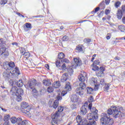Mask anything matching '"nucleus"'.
<instances>
[{"instance_id":"nucleus-1","label":"nucleus","mask_w":125,"mask_h":125,"mask_svg":"<svg viewBox=\"0 0 125 125\" xmlns=\"http://www.w3.org/2000/svg\"><path fill=\"white\" fill-rule=\"evenodd\" d=\"M112 108H109L107 110V114L103 113L101 114L100 119L101 125H113L114 119L110 117V115H113L114 119L119 118L122 115V111L124 110L123 107L112 106Z\"/></svg>"},{"instance_id":"nucleus-2","label":"nucleus","mask_w":125,"mask_h":125,"mask_svg":"<svg viewBox=\"0 0 125 125\" xmlns=\"http://www.w3.org/2000/svg\"><path fill=\"white\" fill-rule=\"evenodd\" d=\"M92 107V104L90 103L88 105V109L91 111V113L87 114V118L90 121V124L87 125H95L96 122L95 121L98 119V110L95 107Z\"/></svg>"},{"instance_id":"nucleus-3","label":"nucleus","mask_w":125,"mask_h":125,"mask_svg":"<svg viewBox=\"0 0 125 125\" xmlns=\"http://www.w3.org/2000/svg\"><path fill=\"white\" fill-rule=\"evenodd\" d=\"M4 69L8 70L10 71L11 75L12 76H16V75H20V72L18 67H15V63L14 62H10L7 64L5 63L3 65Z\"/></svg>"},{"instance_id":"nucleus-4","label":"nucleus","mask_w":125,"mask_h":125,"mask_svg":"<svg viewBox=\"0 0 125 125\" xmlns=\"http://www.w3.org/2000/svg\"><path fill=\"white\" fill-rule=\"evenodd\" d=\"M64 108L62 106H60L58 107V111L51 115L52 120L51 121V125H58L60 124V120L58 119L59 117V112H63Z\"/></svg>"},{"instance_id":"nucleus-5","label":"nucleus","mask_w":125,"mask_h":125,"mask_svg":"<svg viewBox=\"0 0 125 125\" xmlns=\"http://www.w3.org/2000/svg\"><path fill=\"white\" fill-rule=\"evenodd\" d=\"M12 85L15 86H13L11 88L10 93V94H12V95H14V94H16V93L17 92V90L18 89L16 86H18V87H22V86H23V82L22 80L14 81L13 82Z\"/></svg>"},{"instance_id":"nucleus-6","label":"nucleus","mask_w":125,"mask_h":125,"mask_svg":"<svg viewBox=\"0 0 125 125\" xmlns=\"http://www.w3.org/2000/svg\"><path fill=\"white\" fill-rule=\"evenodd\" d=\"M21 108L22 109H26L22 110V113L24 114H26L29 117H31V113H30V111H31V108L29 106V104L26 102H22L21 104Z\"/></svg>"},{"instance_id":"nucleus-7","label":"nucleus","mask_w":125,"mask_h":125,"mask_svg":"<svg viewBox=\"0 0 125 125\" xmlns=\"http://www.w3.org/2000/svg\"><path fill=\"white\" fill-rule=\"evenodd\" d=\"M80 87L77 88L75 90V92L79 95H83V93H84V89L86 87V84L83 83L81 82L79 83Z\"/></svg>"},{"instance_id":"nucleus-8","label":"nucleus","mask_w":125,"mask_h":125,"mask_svg":"<svg viewBox=\"0 0 125 125\" xmlns=\"http://www.w3.org/2000/svg\"><path fill=\"white\" fill-rule=\"evenodd\" d=\"M23 93L24 90H23L22 88H19L17 89V92L15 94L17 101H20V100H22V95H23Z\"/></svg>"},{"instance_id":"nucleus-9","label":"nucleus","mask_w":125,"mask_h":125,"mask_svg":"<svg viewBox=\"0 0 125 125\" xmlns=\"http://www.w3.org/2000/svg\"><path fill=\"white\" fill-rule=\"evenodd\" d=\"M65 91H62V96H64L67 94V91H71L72 90V87L71 86V83L69 82H66L65 86Z\"/></svg>"},{"instance_id":"nucleus-10","label":"nucleus","mask_w":125,"mask_h":125,"mask_svg":"<svg viewBox=\"0 0 125 125\" xmlns=\"http://www.w3.org/2000/svg\"><path fill=\"white\" fill-rule=\"evenodd\" d=\"M36 85H37V80L36 79L30 80L27 83V86L31 89L35 88Z\"/></svg>"},{"instance_id":"nucleus-11","label":"nucleus","mask_w":125,"mask_h":125,"mask_svg":"<svg viewBox=\"0 0 125 125\" xmlns=\"http://www.w3.org/2000/svg\"><path fill=\"white\" fill-rule=\"evenodd\" d=\"M57 100H55L53 104L52 105L53 108L54 109H56L58 105H59V100H61L62 99V97L60 96V94H59L57 97Z\"/></svg>"},{"instance_id":"nucleus-12","label":"nucleus","mask_w":125,"mask_h":125,"mask_svg":"<svg viewBox=\"0 0 125 125\" xmlns=\"http://www.w3.org/2000/svg\"><path fill=\"white\" fill-rule=\"evenodd\" d=\"M2 55L4 57H7L9 55L8 51H6V48L4 47L0 48V56Z\"/></svg>"},{"instance_id":"nucleus-13","label":"nucleus","mask_w":125,"mask_h":125,"mask_svg":"<svg viewBox=\"0 0 125 125\" xmlns=\"http://www.w3.org/2000/svg\"><path fill=\"white\" fill-rule=\"evenodd\" d=\"M74 64H72V68L75 67H78L82 65V61L80 59L75 58L74 59Z\"/></svg>"},{"instance_id":"nucleus-14","label":"nucleus","mask_w":125,"mask_h":125,"mask_svg":"<svg viewBox=\"0 0 125 125\" xmlns=\"http://www.w3.org/2000/svg\"><path fill=\"white\" fill-rule=\"evenodd\" d=\"M10 121L12 124H17L20 123V122H22V118L19 117L18 118H16L15 117H13L11 118Z\"/></svg>"},{"instance_id":"nucleus-15","label":"nucleus","mask_w":125,"mask_h":125,"mask_svg":"<svg viewBox=\"0 0 125 125\" xmlns=\"http://www.w3.org/2000/svg\"><path fill=\"white\" fill-rule=\"evenodd\" d=\"M86 77V73H83V74H80L78 76V79L80 81V82H81V83H82L85 81Z\"/></svg>"},{"instance_id":"nucleus-16","label":"nucleus","mask_w":125,"mask_h":125,"mask_svg":"<svg viewBox=\"0 0 125 125\" xmlns=\"http://www.w3.org/2000/svg\"><path fill=\"white\" fill-rule=\"evenodd\" d=\"M87 106L85 105V104L83 105L81 108L80 113L81 115H85L86 112H87Z\"/></svg>"},{"instance_id":"nucleus-17","label":"nucleus","mask_w":125,"mask_h":125,"mask_svg":"<svg viewBox=\"0 0 125 125\" xmlns=\"http://www.w3.org/2000/svg\"><path fill=\"white\" fill-rule=\"evenodd\" d=\"M9 70H6V71H4L3 73V77L6 80V79H8L10 76H12L10 75V71H8Z\"/></svg>"},{"instance_id":"nucleus-18","label":"nucleus","mask_w":125,"mask_h":125,"mask_svg":"<svg viewBox=\"0 0 125 125\" xmlns=\"http://www.w3.org/2000/svg\"><path fill=\"white\" fill-rule=\"evenodd\" d=\"M71 100L74 103H77L79 102V97L76 95H73L71 96Z\"/></svg>"},{"instance_id":"nucleus-19","label":"nucleus","mask_w":125,"mask_h":125,"mask_svg":"<svg viewBox=\"0 0 125 125\" xmlns=\"http://www.w3.org/2000/svg\"><path fill=\"white\" fill-rule=\"evenodd\" d=\"M68 73H66L62 75L61 79V82H62V83H65V82H66L68 79Z\"/></svg>"},{"instance_id":"nucleus-20","label":"nucleus","mask_w":125,"mask_h":125,"mask_svg":"<svg viewBox=\"0 0 125 125\" xmlns=\"http://www.w3.org/2000/svg\"><path fill=\"white\" fill-rule=\"evenodd\" d=\"M42 83L44 85H45V86H49V85L51 84V82H50V80L48 79L43 80Z\"/></svg>"},{"instance_id":"nucleus-21","label":"nucleus","mask_w":125,"mask_h":125,"mask_svg":"<svg viewBox=\"0 0 125 125\" xmlns=\"http://www.w3.org/2000/svg\"><path fill=\"white\" fill-rule=\"evenodd\" d=\"M61 85V83H60V82L57 81L53 83V87H54L55 88H59V87H60Z\"/></svg>"},{"instance_id":"nucleus-22","label":"nucleus","mask_w":125,"mask_h":125,"mask_svg":"<svg viewBox=\"0 0 125 125\" xmlns=\"http://www.w3.org/2000/svg\"><path fill=\"white\" fill-rule=\"evenodd\" d=\"M116 15L118 19H122V17H123V12L122 11V10H118L116 14Z\"/></svg>"},{"instance_id":"nucleus-23","label":"nucleus","mask_w":125,"mask_h":125,"mask_svg":"<svg viewBox=\"0 0 125 125\" xmlns=\"http://www.w3.org/2000/svg\"><path fill=\"white\" fill-rule=\"evenodd\" d=\"M90 124V120H89V123L87 122V120H86V119H84L83 118V119H82V121L81 122V124L82 125H88Z\"/></svg>"},{"instance_id":"nucleus-24","label":"nucleus","mask_w":125,"mask_h":125,"mask_svg":"<svg viewBox=\"0 0 125 125\" xmlns=\"http://www.w3.org/2000/svg\"><path fill=\"white\" fill-rule=\"evenodd\" d=\"M31 89H32V95L34 97H37L39 95V93H38L37 89H36L35 88Z\"/></svg>"},{"instance_id":"nucleus-25","label":"nucleus","mask_w":125,"mask_h":125,"mask_svg":"<svg viewBox=\"0 0 125 125\" xmlns=\"http://www.w3.org/2000/svg\"><path fill=\"white\" fill-rule=\"evenodd\" d=\"M83 119V118H82L80 116H77L76 118L77 123L78 124H82V122Z\"/></svg>"},{"instance_id":"nucleus-26","label":"nucleus","mask_w":125,"mask_h":125,"mask_svg":"<svg viewBox=\"0 0 125 125\" xmlns=\"http://www.w3.org/2000/svg\"><path fill=\"white\" fill-rule=\"evenodd\" d=\"M76 49L78 51V52H81V53H83V52H84V50H83V49L82 47V46L81 45H78L76 47Z\"/></svg>"},{"instance_id":"nucleus-27","label":"nucleus","mask_w":125,"mask_h":125,"mask_svg":"<svg viewBox=\"0 0 125 125\" xmlns=\"http://www.w3.org/2000/svg\"><path fill=\"white\" fill-rule=\"evenodd\" d=\"M65 58V54L63 53H60L58 56V59L60 60H63V58Z\"/></svg>"},{"instance_id":"nucleus-28","label":"nucleus","mask_w":125,"mask_h":125,"mask_svg":"<svg viewBox=\"0 0 125 125\" xmlns=\"http://www.w3.org/2000/svg\"><path fill=\"white\" fill-rule=\"evenodd\" d=\"M87 92L88 94H91L93 92V89L90 87H87Z\"/></svg>"},{"instance_id":"nucleus-29","label":"nucleus","mask_w":125,"mask_h":125,"mask_svg":"<svg viewBox=\"0 0 125 125\" xmlns=\"http://www.w3.org/2000/svg\"><path fill=\"white\" fill-rule=\"evenodd\" d=\"M111 86V84L107 83L105 84V86L104 87V91H108V89H110V86Z\"/></svg>"},{"instance_id":"nucleus-30","label":"nucleus","mask_w":125,"mask_h":125,"mask_svg":"<svg viewBox=\"0 0 125 125\" xmlns=\"http://www.w3.org/2000/svg\"><path fill=\"white\" fill-rule=\"evenodd\" d=\"M10 119V116L8 114H6L4 116L3 120L4 121V122H8Z\"/></svg>"},{"instance_id":"nucleus-31","label":"nucleus","mask_w":125,"mask_h":125,"mask_svg":"<svg viewBox=\"0 0 125 125\" xmlns=\"http://www.w3.org/2000/svg\"><path fill=\"white\" fill-rule=\"evenodd\" d=\"M119 30L121 32H125V26L124 25H119L118 26Z\"/></svg>"},{"instance_id":"nucleus-32","label":"nucleus","mask_w":125,"mask_h":125,"mask_svg":"<svg viewBox=\"0 0 125 125\" xmlns=\"http://www.w3.org/2000/svg\"><path fill=\"white\" fill-rule=\"evenodd\" d=\"M53 90H54V89L53 88V87L49 86L47 88V91H48V92H49V93H50L51 92H53Z\"/></svg>"},{"instance_id":"nucleus-33","label":"nucleus","mask_w":125,"mask_h":125,"mask_svg":"<svg viewBox=\"0 0 125 125\" xmlns=\"http://www.w3.org/2000/svg\"><path fill=\"white\" fill-rule=\"evenodd\" d=\"M26 28L28 29V30H31L32 29V24L29 22H27L25 24Z\"/></svg>"},{"instance_id":"nucleus-34","label":"nucleus","mask_w":125,"mask_h":125,"mask_svg":"<svg viewBox=\"0 0 125 125\" xmlns=\"http://www.w3.org/2000/svg\"><path fill=\"white\" fill-rule=\"evenodd\" d=\"M93 67L92 68V71H97V70H99V67L95 65H93L92 64Z\"/></svg>"},{"instance_id":"nucleus-35","label":"nucleus","mask_w":125,"mask_h":125,"mask_svg":"<svg viewBox=\"0 0 125 125\" xmlns=\"http://www.w3.org/2000/svg\"><path fill=\"white\" fill-rule=\"evenodd\" d=\"M121 4H122L121 2H120V1H117L115 3V6L116 8H118V7H119V6H120V5H121Z\"/></svg>"},{"instance_id":"nucleus-36","label":"nucleus","mask_w":125,"mask_h":125,"mask_svg":"<svg viewBox=\"0 0 125 125\" xmlns=\"http://www.w3.org/2000/svg\"><path fill=\"white\" fill-rule=\"evenodd\" d=\"M99 64H100V62L99 61V60H96L93 63L92 65L93 66H94V65L96 66V65H99Z\"/></svg>"},{"instance_id":"nucleus-37","label":"nucleus","mask_w":125,"mask_h":125,"mask_svg":"<svg viewBox=\"0 0 125 125\" xmlns=\"http://www.w3.org/2000/svg\"><path fill=\"white\" fill-rule=\"evenodd\" d=\"M68 72L69 74H73V73H74V70H73V68H72V67H69L68 69H67Z\"/></svg>"},{"instance_id":"nucleus-38","label":"nucleus","mask_w":125,"mask_h":125,"mask_svg":"<svg viewBox=\"0 0 125 125\" xmlns=\"http://www.w3.org/2000/svg\"><path fill=\"white\" fill-rule=\"evenodd\" d=\"M70 107L72 110H75V109H77V107H78V106L75 104H72Z\"/></svg>"},{"instance_id":"nucleus-39","label":"nucleus","mask_w":125,"mask_h":125,"mask_svg":"<svg viewBox=\"0 0 125 125\" xmlns=\"http://www.w3.org/2000/svg\"><path fill=\"white\" fill-rule=\"evenodd\" d=\"M62 63H70V61L67 59H64L63 60H61Z\"/></svg>"},{"instance_id":"nucleus-40","label":"nucleus","mask_w":125,"mask_h":125,"mask_svg":"<svg viewBox=\"0 0 125 125\" xmlns=\"http://www.w3.org/2000/svg\"><path fill=\"white\" fill-rule=\"evenodd\" d=\"M22 55H24V57H25V58H29L30 57V53H29V52H26Z\"/></svg>"},{"instance_id":"nucleus-41","label":"nucleus","mask_w":125,"mask_h":125,"mask_svg":"<svg viewBox=\"0 0 125 125\" xmlns=\"http://www.w3.org/2000/svg\"><path fill=\"white\" fill-rule=\"evenodd\" d=\"M26 52V49L25 48H21V55H24V53Z\"/></svg>"},{"instance_id":"nucleus-42","label":"nucleus","mask_w":125,"mask_h":125,"mask_svg":"<svg viewBox=\"0 0 125 125\" xmlns=\"http://www.w3.org/2000/svg\"><path fill=\"white\" fill-rule=\"evenodd\" d=\"M56 66L57 67H60L61 66V62H60V60H57L56 62Z\"/></svg>"},{"instance_id":"nucleus-43","label":"nucleus","mask_w":125,"mask_h":125,"mask_svg":"<svg viewBox=\"0 0 125 125\" xmlns=\"http://www.w3.org/2000/svg\"><path fill=\"white\" fill-rule=\"evenodd\" d=\"M21 125H28V121L27 120H23L22 121L21 119Z\"/></svg>"},{"instance_id":"nucleus-44","label":"nucleus","mask_w":125,"mask_h":125,"mask_svg":"<svg viewBox=\"0 0 125 125\" xmlns=\"http://www.w3.org/2000/svg\"><path fill=\"white\" fill-rule=\"evenodd\" d=\"M68 40H69V38H68V36H65L63 37H62V40L63 41V42H67V41H68Z\"/></svg>"},{"instance_id":"nucleus-45","label":"nucleus","mask_w":125,"mask_h":125,"mask_svg":"<svg viewBox=\"0 0 125 125\" xmlns=\"http://www.w3.org/2000/svg\"><path fill=\"white\" fill-rule=\"evenodd\" d=\"M88 102L89 103H90V102H93V96H90V97L88 99Z\"/></svg>"},{"instance_id":"nucleus-46","label":"nucleus","mask_w":125,"mask_h":125,"mask_svg":"<svg viewBox=\"0 0 125 125\" xmlns=\"http://www.w3.org/2000/svg\"><path fill=\"white\" fill-rule=\"evenodd\" d=\"M99 85L98 84H95V87H94V90L95 91H96V90H98V88L99 87Z\"/></svg>"},{"instance_id":"nucleus-47","label":"nucleus","mask_w":125,"mask_h":125,"mask_svg":"<svg viewBox=\"0 0 125 125\" xmlns=\"http://www.w3.org/2000/svg\"><path fill=\"white\" fill-rule=\"evenodd\" d=\"M100 70H101V71L99 72L98 73H100V74H102V73H103V72H104V67H103L102 66L100 67Z\"/></svg>"},{"instance_id":"nucleus-48","label":"nucleus","mask_w":125,"mask_h":125,"mask_svg":"<svg viewBox=\"0 0 125 125\" xmlns=\"http://www.w3.org/2000/svg\"><path fill=\"white\" fill-rule=\"evenodd\" d=\"M99 9H100V8H99V7H97V8H95V11H93L92 12V13H96V12H97L98 11H99Z\"/></svg>"},{"instance_id":"nucleus-49","label":"nucleus","mask_w":125,"mask_h":125,"mask_svg":"<svg viewBox=\"0 0 125 125\" xmlns=\"http://www.w3.org/2000/svg\"><path fill=\"white\" fill-rule=\"evenodd\" d=\"M84 42H91V40L89 39H85L84 40Z\"/></svg>"},{"instance_id":"nucleus-50","label":"nucleus","mask_w":125,"mask_h":125,"mask_svg":"<svg viewBox=\"0 0 125 125\" xmlns=\"http://www.w3.org/2000/svg\"><path fill=\"white\" fill-rule=\"evenodd\" d=\"M0 44H1V45L4 44V41H3V39H0Z\"/></svg>"},{"instance_id":"nucleus-51","label":"nucleus","mask_w":125,"mask_h":125,"mask_svg":"<svg viewBox=\"0 0 125 125\" xmlns=\"http://www.w3.org/2000/svg\"><path fill=\"white\" fill-rule=\"evenodd\" d=\"M105 83V81H104V79H102L100 81V84L103 85Z\"/></svg>"},{"instance_id":"nucleus-52","label":"nucleus","mask_w":125,"mask_h":125,"mask_svg":"<svg viewBox=\"0 0 125 125\" xmlns=\"http://www.w3.org/2000/svg\"><path fill=\"white\" fill-rule=\"evenodd\" d=\"M110 13V10L106 9L105 10V15H108Z\"/></svg>"},{"instance_id":"nucleus-53","label":"nucleus","mask_w":125,"mask_h":125,"mask_svg":"<svg viewBox=\"0 0 125 125\" xmlns=\"http://www.w3.org/2000/svg\"><path fill=\"white\" fill-rule=\"evenodd\" d=\"M95 57H96V54H94L93 56H92V60H91L92 62H93V60H94V59H95Z\"/></svg>"},{"instance_id":"nucleus-54","label":"nucleus","mask_w":125,"mask_h":125,"mask_svg":"<svg viewBox=\"0 0 125 125\" xmlns=\"http://www.w3.org/2000/svg\"><path fill=\"white\" fill-rule=\"evenodd\" d=\"M105 4L108 5L110 3V0H105Z\"/></svg>"},{"instance_id":"nucleus-55","label":"nucleus","mask_w":125,"mask_h":125,"mask_svg":"<svg viewBox=\"0 0 125 125\" xmlns=\"http://www.w3.org/2000/svg\"><path fill=\"white\" fill-rule=\"evenodd\" d=\"M12 44L13 45H16V46H18V43L16 42L12 43Z\"/></svg>"},{"instance_id":"nucleus-56","label":"nucleus","mask_w":125,"mask_h":125,"mask_svg":"<svg viewBox=\"0 0 125 125\" xmlns=\"http://www.w3.org/2000/svg\"><path fill=\"white\" fill-rule=\"evenodd\" d=\"M17 15H19V16H20V17H23L24 18V17H25L23 15H22V14L19 13H17Z\"/></svg>"},{"instance_id":"nucleus-57","label":"nucleus","mask_w":125,"mask_h":125,"mask_svg":"<svg viewBox=\"0 0 125 125\" xmlns=\"http://www.w3.org/2000/svg\"><path fill=\"white\" fill-rule=\"evenodd\" d=\"M62 69H64V68H66V64L63 63L62 65Z\"/></svg>"},{"instance_id":"nucleus-58","label":"nucleus","mask_w":125,"mask_h":125,"mask_svg":"<svg viewBox=\"0 0 125 125\" xmlns=\"http://www.w3.org/2000/svg\"><path fill=\"white\" fill-rule=\"evenodd\" d=\"M122 22L123 24H125V17H123V18L122 19Z\"/></svg>"},{"instance_id":"nucleus-59","label":"nucleus","mask_w":125,"mask_h":125,"mask_svg":"<svg viewBox=\"0 0 125 125\" xmlns=\"http://www.w3.org/2000/svg\"><path fill=\"white\" fill-rule=\"evenodd\" d=\"M45 68H46L48 70L49 69V65L48 64H45Z\"/></svg>"},{"instance_id":"nucleus-60","label":"nucleus","mask_w":125,"mask_h":125,"mask_svg":"<svg viewBox=\"0 0 125 125\" xmlns=\"http://www.w3.org/2000/svg\"><path fill=\"white\" fill-rule=\"evenodd\" d=\"M115 60H120V59H121V58L119 57H116L114 58Z\"/></svg>"},{"instance_id":"nucleus-61","label":"nucleus","mask_w":125,"mask_h":125,"mask_svg":"<svg viewBox=\"0 0 125 125\" xmlns=\"http://www.w3.org/2000/svg\"><path fill=\"white\" fill-rule=\"evenodd\" d=\"M3 4H5V3H6V2H7V0H3Z\"/></svg>"},{"instance_id":"nucleus-62","label":"nucleus","mask_w":125,"mask_h":125,"mask_svg":"<svg viewBox=\"0 0 125 125\" xmlns=\"http://www.w3.org/2000/svg\"><path fill=\"white\" fill-rule=\"evenodd\" d=\"M0 109H2L3 112H6V109L5 108H2V107H0Z\"/></svg>"},{"instance_id":"nucleus-63","label":"nucleus","mask_w":125,"mask_h":125,"mask_svg":"<svg viewBox=\"0 0 125 125\" xmlns=\"http://www.w3.org/2000/svg\"><path fill=\"white\" fill-rule=\"evenodd\" d=\"M104 5V1H102V2L100 4V5Z\"/></svg>"},{"instance_id":"nucleus-64","label":"nucleus","mask_w":125,"mask_h":125,"mask_svg":"<svg viewBox=\"0 0 125 125\" xmlns=\"http://www.w3.org/2000/svg\"><path fill=\"white\" fill-rule=\"evenodd\" d=\"M92 82L93 83H94V84H95V83H96V81H95V80H92Z\"/></svg>"}]
</instances>
